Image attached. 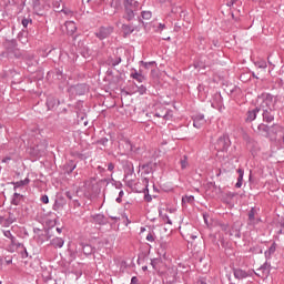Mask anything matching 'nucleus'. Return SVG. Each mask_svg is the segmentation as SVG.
<instances>
[{
	"mask_svg": "<svg viewBox=\"0 0 284 284\" xmlns=\"http://www.w3.org/2000/svg\"><path fill=\"white\" fill-rule=\"evenodd\" d=\"M55 230H57L58 234H61L63 232L62 227H57Z\"/></svg>",
	"mask_w": 284,
	"mask_h": 284,
	"instance_id": "59",
	"label": "nucleus"
},
{
	"mask_svg": "<svg viewBox=\"0 0 284 284\" xmlns=\"http://www.w3.org/2000/svg\"><path fill=\"white\" fill-rule=\"evenodd\" d=\"M10 241L11 245L14 247V245H17V237L13 236Z\"/></svg>",
	"mask_w": 284,
	"mask_h": 284,
	"instance_id": "49",
	"label": "nucleus"
},
{
	"mask_svg": "<svg viewBox=\"0 0 284 284\" xmlns=\"http://www.w3.org/2000/svg\"><path fill=\"white\" fill-rule=\"evenodd\" d=\"M146 241H149V243H154V241H155L154 234L153 233H149L146 235Z\"/></svg>",
	"mask_w": 284,
	"mask_h": 284,
	"instance_id": "40",
	"label": "nucleus"
},
{
	"mask_svg": "<svg viewBox=\"0 0 284 284\" xmlns=\"http://www.w3.org/2000/svg\"><path fill=\"white\" fill-rule=\"evenodd\" d=\"M280 130L282 131V136H284V131H283V128H280Z\"/></svg>",
	"mask_w": 284,
	"mask_h": 284,
	"instance_id": "64",
	"label": "nucleus"
},
{
	"mask_svg": "<svg viewBox=\"0 0 284 284\" xmlns=\"http://www.w3.org/2000/svg\"><path fill=\"white\" fill-rule=\"evenodd\" d=\"M128 185H129V186H132V181H129V182H128Z\"/></svg>",
	"mask_w": 284,
	"mask_h": 284,
	"instance_id": "63",
	"label": "nucleus"
},
{
	"mask_svg": "<svg viewBox=\"0 0 284 284\" xmlns=\"http://www.w3.org/2000/svg\"><path fill=\"white\" fill-rule=\"evenodd\" d=\"M123 196H125V192H123V190H121V191L119 192V197H120V199H123Z\"/></svg>",
	"mask_w": 284,
	"mask_h": 284,
	"instance_id": "52",
	"label": "nucleus"
},
{
	"mask_svg": "<svg viewBox=\"0 0 284 284\" xmlns=\"http://www.w3.org/2000/svg\"><path fill=\"white\" fill-rule=\"evenodd\" d=\"M256 209L252 207L248 211V225H258L261 220H256Z\"/></svg>",
	"mask_w": 284,
	"mask_h": 284,
	"instance_id": "11",
	"label": "nucleus"
},
{
	"mask_svg": "<svg viewBox=\"0 0 284 284\" xmlns=\"http://www.w3.org/2000/svg\"><path fill=\"white\" fill-rule=\"evenodd\" d=\"M13 247H23V244L16 242V244L13 245Z\"/></svg>",
	"mask_w": 284,
	"mask_h": 284,
	"instance_id": "54",
	"label": "nucleus"
},
{
	"mask_svg": "<svg viewBox=\"0 0 284 284\" xmlns=\"http://www.w3.org/2000/svg\"><path fill=\"white\" fill-rule=\"evenodd\" d=\"M233 274L235 278H239L240 281L243 278H247V276H250V274H247V272L243 271L242 268H235L233 271Z\"/></svg>",
	"mask_w": 284,
	"mask_h": 284,
	"instance_id": "18",
	"label": "nucleus"
},
{
	"mask_svg": "<svg viewBox=\"0 0 284 284\" xmlns=\"http://www.w3.org/2000/svg\"><path fill=\"white\" fill-rule=\"evenodd\" d=\"M122 32L124 37H129V34H132V32H134V27L130 24H122Z\"/></svg>",
	"mask_w": 284,
	"mask_h": 284,
	"instance_id": "24",
	"label": "nucleus"
},
{
	"mask_svg": "<svg viewBox=\"0 0 284 284\" xmlns=\"http://www.w3.org/2000/svg\"><path fill=\"white\" fill-rule=\"evenodd\" d=\"M114 185L116 190H121V187H123V184L121 182H114Z\"/></svg>",
	"mask_w": 284,
	"mask_h": 284,
	"instance_id": "47",
	"label": "nucleus"
},
{
	"mask_svg": "<svg viewBox=\"0 0 284 284\" xmlns=\"http://www.w3.org/2000/svg\"><path fill=\"white\" fill-rule=\"evenodd\" d=\"M124 14L123 19L126 21H134L136 14L141 10L139 1L136 0H123Z\"/></svg>",
	"mask_w": 284,
	"mask_h": 284,
	"instance_id": "1",
	"label": "nucleus"
},
{
	"mask_svg": "<svg viewBox=\"0 0 284 284\" xmlns=\"http://www.w3.org/2000/svg\"><path fill=\"white\" fill-rule=\"evenodd\" d=\"M203 219H204L205 225H209V223H207V215L206 214L203 215Z\"/></svg>",
	"mask_w": 284,
	"mask_h": 284,
	"instance_id": "57",
	"label": "nucleus"
},
{
	"mask_svg": "<svg viewBox=\"0 0 284 284\" xmlns=\"http://www.w3.org/2000/svg\"><path fill=\"white\" fill-rule=\"evenodd\" d=\"M13 190L17 191L19 187H23V185H30V180L26 178L24 180L13 182Z\"/></svg>",
	"mask_w": 284,
	"mask_h": 284,
	"instance_id": "22",
	"label": "nucleus"
},
{
	"mask_svg": "<svg viewBox=\"0 0 284 284\" xmlns=\"http://www.w3.org/2000/svg\"><path fill=\"white\" fill-rule=\"evenodd\" d=\"M108 170H109V172H114V163H109Z\"/></svg>",
	"mask_w": 284,
	"mask_h": 284,
	"instance_id": "45",
	"label": "nucleus"
},
{
	"mask_svg": "<svg viewBox=\"0 0 284 284\" xmlns=\"http://www.w3.org/2000/svg\"><path fill=\"white\" fill-rule=\"evenodd\" d=\"M234 3H236V2L233 1V0H230V1L226 3V6H227L229 8H232V6H234Z\"/></svg>",
	"mask_w": 284,
	"mask_h": 284,
	"instance_id": "51",
	"label": "nucleus"
},
{
	"mask_svg": "<svg viewBox=\"0 0 284 284\" xmlns=\"http://www.w3.org/2000/svg\"><path fill=\"white\" fill-rule=\"evenodd\" d=\"M252 77H254V79H258V77H256V73H252Z\"/></svg>",
	"mask_w": 284,
	"mask_h": 284,
	"instance_id": "62",
	"label": "nucleus"
},
{
	"mask_svg": "<svg viewBox=\"0 0 284 284\" xmlns=\"http://www.w3.org/2000/svg\"><path fill=\"white\" fill-rule=\"evenodd\" d=\"M182 170H185L189 165L187 163V156L184 155V158L180 161Z\"/></svg>",
	"mask_w": 284,
	"mask_h": 284,
	"instance_id": "35",
	"label": "nucleus"
},
{
	"mask_svg": "<svg viewBox=\"0 0 284 284\" xmlns=\"http://www.w3.org/2000/svg\"><path fill=\"white\" fill-rule=\"evenodd\" d=\"M75 90H83V84L75 85Z\"/></svg>",
	"mask_w": 284,
	"mask_h": 284,
	"instance_id": "56",
	"label": "nucleus"
},
{
	"mask_svg": "<svg viewBox=\"0 0 284 284\" xmlns=\"http://www.w3.org/2000/svg\"><path fill=\"white\" fill-rule=\"evenodd\" d=\"M160 216H162V221H164V223H168L169 225H172V220H170V215H168V214L162 215L160 213Z\"/></svg>",
	"mask_w": 284,
	"mask_h": 284,
	"instance_id": "36",
	"label": "nucleus"
},
{
	"mask_svg": "<svg viewBox=\"0 0 284 284\" xmlns=\"http://www.w3.org/2000/svg\"><path fill=\"white\" fill-rule=\"evenodd\" d=\"M142 170H144V174H152L154 170H156V163L154 162H148L146 164H143Z\"/></svg>",
	"mask_w": 284,
	"mask_h": 284,
	"instance_id": "12",
	"label": "nucleus"
},
{
	"mask_svg": "<svg viewBox=\"0 0 284 284\" xmlns=\"http://www.w3.org/2000/svg\"><path fill=\"white\" fill-rule=\"evenodd\" d=\"M262 112L263 121H265V123H272V121H274V109H262Z\"/></svg>",
	"mask_w": 284,
	"mask_h": 284,
	"instance_id": "6",
	"label": "nucleus"
},
{
	"mask_svg": "<svg viewBox=\"0 0 284 284\" xmlns=\"http://www.w3.org/2000/svg\"><path fill=\"white\" fill-rule=\"evenodd\" d=\"M141 63L144 68H150V65H152L154 62H143V61H141Z\"/></svg>",
	"mask_w": 284,
	"mask_h": 284,
	"instance_id": "46",
	"label": "nucleus"
},
{
	"mask_svg": "<svg viewBox=\"0 0 284 284\" xmlns=\"http://www.w3.org/2000/svg\"><path fill=\"white\" fill-rule=\"evenodd\" d=\"M159 30H165V24L160 23V24H159Z\"/></svg>",
	"mask_w": 284,
	"mask_h": 284,
	"instance_id": "55",
	"label": "nucleus"
},
{
	"mask_svg": "<svg viewBox=\"0 0 284 284\" xmlns=\"http://www.w3.org/2000/svg\"><path fill=\"white\" fill-rule=\"evenodd\" d=\"M4 221L7 223V227H10L12 225V223H16L17 216H14V214H12V213H9V216L4 217Z\"/></svg>",
	"mask_w": 284,
	"mask_h": 284,
	"instance_id": "26",
	"label": "nucleus"
},
{
	"mask_svg": "<svg viewBox=\"0 0 284 284\" xmlns=\"http://www.w3.org/2000/svg\"><path fill=\"white\" fill-rule=\"evenodd\" d=\"M50 239H52V234H50V229H48L44 234L42 233L38 236L37 241L43 245V243H45V241H50Z\"/></svg>",
	"mask_w": 284,
	"mask_h": 284,
	"instance_id": "13",
	"label": "nucleus"
},
{
	"mask_svg": "<svg viewBox=\"0 0 284 284\" xmlns=\"http://www.w3.org/2000/svg\"><path fill=\"white\" fill-rule=\"evenodd\" d=\"M50 245H52V247H54L55 250H61V247L65 245V240H63V237H53L50 241Z\"/></svg>",
	"mask_w": 284,
	"mask_h": 284,
	"instance_id": "9",
	"label": "nucleus"
},
{
	"mask_svg": "<svg viewBox=\"0 0 284 284\" xmlns=\"http://www.w3.org/2000/svg\"><path fill=\"white\" fill-rule=\"evenodd\" d=\"M154 116H158V119H163L164 121H168V120H170V111L169 110H165L164 111V114H161V113H159V112H156L155 114H154Z\"/></svg>",
	"mask_w": 284,
	"mask_h": 284,
	"instance_id": "27",
	"label": "nucleus"
},
{
	"mask_svg": "<svg viewBox=\"0 0 284 284\" xmlns=\"http://www.w3.org/2000/svg\"><path fill=\"white\" fill-rule=\"evenodd\" d=\"M20 196H21V194H19V193L13 194V197L11 200L12 205H19V203L21 202V200L19 199Z\"/></svg>",
	"mask_w": 284,
	"mask_h": 284,
	"instance_id": "32",
	"label": "nucleus"
},
{
	"mask_svg": "<svg viewBox=\"0 0 284 284\" xmlns=\"http://www.w3.org/2000/svg\"><path fill=\"white\" fill-rule=\"evenodd\" d=\"M194 203V195H185L182 197V205Z\"/></svg>",
	"mask_w": 284,
	"mask_h": 284,
	"instance_id": "28",
	"label": "nucleus"
},
{
	"mask_svg": "<svg viewBox=\"0 0 284 284\" xmlns=\"http://www.w3.org/2000/svg\"><path fill=\"white\" fill-rule=\"evenodd\" d=\"M3 232V236H6V239L11 240L14 235H12V232H10V230H4Z\"/></svg>",
	"mask_w": 284,
	"mask_h": 284,
	"instance_id": "37",
	"label": "nucleus"
},
{
	"mask_svg": "<svg viewBox=\"0 0 284 284\" xmlns=\"http://www.w3.org/2000/svg\"><path fill=\"white\" fill-rule=\"evenodd\" d=\"M256 103L258 110L274 109V95L272 93H262L257 97Z\"/></svg>",
	"mask_w": 284,
	"mask_h": 284,
	"instance_id": "2",
	"label": "nucleus"
},
{
	"mask_svg": "<svg viewBox=\"0 0 284 284\" xmlns=\"http://www.w3.org/2000/svg\"><path fill=\"white\" fill-rule=\"evenodd\" d=\"M119 63H121V58H116L114 59H109V65H112V68H116V65H119Z\"/></svg>",
	"mask_w": 284,
	"mask_h": 284,
	"instance_id": "33",
	"label": "nucleus"
},
{
	"mask_svg": "<svg viewBox=\"0 0 284 284\" xmlns=\"http://www.w3.org/2000/svg\"><path fill=\"white\" fill-rule=\"evenodd\" d=\"M113 32L114 28L112 27H100L95 32V37L100 39V41H103V39H108V37H110V34Z\"/></svg>",
	"mask_w": 284,
	"mask_h": 284,
	"instance_id": "5",
	"label": "nucleus"
},
{
	"mask_svg": "<svg viewBox=\"0 0 284 284\" xmlns=\"http://www.w3.org/2000/svg\"><path fill=\"white\" fill-rule=\"evenodd\" d=\"M123 169H124V170H134V164H132L131 162H126V163L123 165Z\"/></svg>",
	"mask_w": 284,
	"mask_h": 284,
	"instance_id": "39",
	"label": "nucleus"
},
{
	"mask_svg": "<svg viewBox=\"0 0 284 284\" xmlns=\"http://www.w3.org/2000/svg\"><path fill=\"white\" fill-rule=\"evenodd\" d=\"M0 225H2V227H8L7 222H6V217L0 215Z\"/></svg>",
	"mask_w": 284,
	"mask_h": 284,
	"instance_id": "41",
	"label": "nucleus"
},
{
	"mask_svg": "<svg viewBox=\"0 0 284 284\" xmlns=\"http://www.w3.org/2000/svg\"><path fill=\"white\" fill-rule=\"evenodd\" d=\"M93 221L98 225H105V215H103V214H95V215H93Z\"/></svg>",
	"mask_w": 284,
	"mask_h": 284,
	"instance_id": "23",
	"label": "nucleus"
},
{
	"mask_svg": "<svg viewBox=\"0 0 284 284\" xmlns=\"http://www.w3.org/2000/svg\"><path fill=\"white\" fill-rule=\"evenodd\" d=\"M16 49H17V42L14 40L8 42V44H7L8 52H14Z\"/></svg>",
	"mask_w": 284,
	"mask_h": 284,
	"instance_id": "29",
	"label": "nucleus"
},
{
	"mask_svg": "<svg viewBox=\"0 0 284 284\" xmlns=\"http://www.w3.org/2000/svg\"><path fill=\"white\" fill-rule=\"evenodd\" d=\"M41 202L48 204V203H50V197H48V195H42Z\"/></svg>",
	"mask_w": 284,
	"mask_h": 284,
	"instance_id": "43",
	"label": "nucleus"
},
{
	"mask_svg": "<svg viewBox=\"0 0 284 284\" xmlns=\"http://www.w3.org/2000/svg\"><path fill=\"white\" fill-rule=\"evenodd\" d=\"M235 239H241V230L235 231Z\"/></svg>",
	"mask_w": 284,
	"mask_h": 284,
	"instance_id": "48",
	"label": "nucleus"
},
{
	"mask_svg": "<svg viewBox=\"0 0 284 284\" xmlns=\"http://www.w3.org/2000/svg\"><path fill=\"white\" fill-rule=\"evenodd\" d=\"M65 195H67V199L72 200V195L70 194V192H67Z\"/></svg>",
	"mask_w": 284,
	"mask_h": 284,
	"instance_id": "60",
	"label": "nucleus"
},
{
	"mask_svg": "<svg viewBox=\"0 0 284 284\" xmlns=\"http://www.w3.org/2000/svg\"><path fill=\"white\" fill-rule=\"evenodd\" d=\"M230 145H232L230 136L221 135L215 143V150H217V152H227Z\"/></svg>",
	"mask_w": 284,
	"mask_h": 284,
	"instance_id": "4",
	"label": "nucleus"
},
{
	"mask_svg": "<svg viewBox=\"0 0 284 284\" xmlns=\"http://www.w3.org/2000/svg\"><path fill=\"white\" fill-rule=\"evenodd\" d=\"M77 169V164L72 165L69 169H65L67 174H72V172H74V170Z\"/></svg>",
	"mask_w": 284,
	"mask_h": 284,
	"instance_id": "42",
	"label": "nucleus"
},
{
	"mask_svg": "<svg viewBox=\"0 0 284 284\" xmlns=\"http://www.w3.org/2000/svg\"><path fill=\"white\" fill-rule=\"evenodd\" d=\"M37 134H39V130L36 129L32 133V136H37Z\"/></svg>",
	"mask_w": 284,
	"mask_h": 284,
	"instance_id": "61",
	"label": "nucleus"
},
{
	"mask_svg": "<svg viewBox=\"0 0 284 284\" xmlns=\"http://www.w3.org/2000/svg\"><path fill=\"white\" fill-rule=\"evenodd\" d=\"M258 112H261V109H258V106H256L253 110H248L246 112V118H245L246 123H252V121H256V116Z\"/></svg>",
	"mask_w": 284,
	"mask_h": 284,
	"instance_id": "7",
	"label": "nucleus"
},
{
	"mask_svg": "<svg viewBox=\"0 0 284 284\" xmlns=\"http://www.w3.org/2000/svg\"><path fill=\"white\" fill-rule=\"evenodd\" d=\"M162 263V260L160 257L151 260V265L153 270H159V264Z\"/></svg>",
	"mask_w": 284,
	"mask_h": 284,
	"instance_id": "30",
	"label": "nucleus"
},
{
	"mask_svg": "<svg viewBox=\"0 0 284 284\" xmlns=\"http://www.w3.org/2000/svg\"><path fill=\"white\" fill-rule=\"evenodd\" d=\"M4 261H6L7 265H11V263H12V258L11 257H6Z\"/></svg>",
	"mask_w": 284,
	"mask_h": 284,
	"instance_id": "50",
	"label": "nucleus"
},
{
	"mask_svg": "<svg viewBox=\"0 0 284 284\" xmlns=\"http://www.w3.org/2000/svg\"><path fill=\"white\" fill-rule=\"evenodd\" d=\"M30 23H32V19H30V18H23L21 21V24L23 26V28H28V26H30Z\"/></svg>",
	"mask_w": 284,
	"mask_h": 284,
	"instance_id": "34",
	"label": "nucleus"
},
{
	"mask_svg": "<svg viewBox=\"0 0 284 284\" xmlns=\"http://www.w3.org/2000/svg\"><path fill=\"white\" fill-rule=\"evenodd\" d=\"M60 101L59 99L54 98V97H49L47 99V108L48 110H54V108H59L60 105Z\"/></svg>",
	"mask_w": 284,
	"mask_h": 284,
	"instance_id": "10",
	"label": "nucleus"
},
{
	"mask_svg": "<svg viewBox=\"0 0 284 284\" xmlns=\"http://www.w3.org/2000/svg\"><path fill=\"white\" fill-rule=\"evenodd\" d=\"M138 92L139 94H145V92H148V89L145 88V85H140L138 88Z\"/></svg>",
	"mask_w": 284,
	"mask_h": 284,
	"instance_id": "38",
	"label": "nucleus"
},
{
	"mask_svg": "<svg viewBox=\"0 0 284 284\" xmlns=\"http://www.w3.org/2000/svg\"><path fill=\"white\" fill-rule=\"evenodd\" d=\"M131 77L132 79H135V81H138L139 83H143V81H145V77L139 73V71H134L133 73H131Z\"/></svg>",
	"mask_w": 284,
	"mask_h": 284,
	"instance_id": "25",
	"label": "nucleus"
},
{
	"mask_svg": "<svg viewBox=\"0 0 284 284\" xmlns=\"http://www.w3.org/2000/svg\"><path fill=\"white\" fill-rule=\"evenodd\" d=\"M64 26L68 34H74V32H77V23H74V21H67Z\"/></svg>",
	"mask_w": 284,
	"mask_h": 284,
	"instance_id": "17",
	"label": "nucleus"
},
{
	"mask_svg": "<svg viewBox=\"0 0 284 284\" xmlns=\"http://www.w3.org/2000/svg\"><path fill=\"white\" fill-rule=\"evenodd\" d=\"M141 17L144 21H150L152 19V11H142Z\"/></svg>",
	"mask_w": 284,
	"mask_h": 284,
	"instance_id": "31",
	"label": "nucleus"
},
{
	"mask_svg": "<svg viewBox=\"0 0 284 284\" xmlns=\"http://www.w3.org/2000/svg\"><path fill=\"white\" fill-rule=\"evenodd\" d=\"M255 68H258L260 70H266L267 69V62L263 58H257L255 61H253Z\"/></svg>",
	"mask_w": 284,
	"mask_h": 284,
	"instance_id": "19",
	"label": "nucleus"
},
{
	"mask_svg": "<svg viewBox=\"0 0 284 284\" xmlns=\"http://www.w3.org/2000/svg\"><path fill=\"white\" fill-rule=\"evenodd\" d=\"M205 125V115L197 114L193 118V126H195L197 130H201Z\"/></svg>",
	"mask_w": 284,
	"mask_h": 284,
	"instance_id": "8",
	"label": "nucleus"
},
{
	"mask_svg": "<svg viewBox=\"0 0 284 284\" xmlns=\"http://www.w3.org/2000/svg\"><path fill=\"white\" fill-rule=\"evenodd\" d=\"M257 134L261 136H270V126L267 124H260L257 126Z\"/></svg>",
	"mask_w": 284,
	"mask_h": 284,
	"instance_id": "14",
	"label": "nucleus"
},
{
	"mask_svg": "<svg viewBox=\"0 0 284 284\" xmlns=\"http://www.w3.org/2000/svg\"><path fill=\"white\" fill-rule=\"evenodd\" d=\"M276 252V242H273V244L268 247L267 251L264 252V256L266 260L272 258V254Z\"/></svg>",
	"mask_w": 284,
	"mask_h": 284,
	"instance_id": "21",
	"label": "nucleus"
},
{
	"mask_svg": "<svg viewBox=\"0 0 284 284\" xmlns=\"http://www.w3.org/2000/svg\"><path fill=\"white\" fill-rule=\"evenodd\" d=\"M52 210H54V212L59 211V201L55 200Z\"/></svg>",
	"mask_w": 284,
	"mask_h": 284,
	"instance_id": "44",
	"label": "nucleus"
},
{
	"mask_svg": "<svg viewBox=\"0 0 284 284\" xmlns=\"http://www.w3.org/2000/svg\"><path fill=\"white\" fill-rule=\"evenodd\" d=\"M22 258H28V251L24 248V253H22Z\"/></svg>",
	"mask_w": 284,
	"mask_h": 284,
	"instance_id": "53",
	"label": "nucleus"
},
{
	"mask_svg": "<svg viewBox=\"0 0 284 284\" xmlns=\"http://www.w3.org/2000/svg\"><path fill=\"white\" fill-rule=\"evenodd\" d=\"M145 187H144V201L146 203H152V195H150V189H148V185L150 183V180L148 178L144 179Z\"/></svg>",
	"mask_w": 284,
	"mask_h": 284,
	"instance_id": "16",
	"label": "nucleus"
},
{
	"mask_svg": "<svg viewBox=\"0 0 284 284\" xmlns=\"http://www.w3.org/2000/svg\"><path fill=\"white\" fill-rule=\"evenodd\" d=\"M81 252L84 256H90L94 254V247L88 243H80L75 248V253H71V258L74 260L77 256H81Z\"/></svg>",
	"mask_w": 284,
	"mask_h": 284,
	"instance_id": "3",
	"label": "nucleus"
},
{
	"mask_svg": "<svg viewBox=\"0 0 284 284\" xmlns=\"http://www.w3.org/2000/svg\"><path fill=\"white\" fill-rule=\"evenodd\" d=\"M272 265L267 262H265L260 268H257V272H262L263 276H270V268Z\"/></svg>",
	"mask_w": 284,
	"mask_h": 284,
	"instance_id": "20",
	"label": "nucleus"
},
{
	"mask_svg": "<svg viewBox=\"0 0 284 284\" xmlns=\"http://www.w3.org/2000/svg\"><path fill=\"white\" fill-rule=\"evenodd\" d=\"M237 182L235 183V187L239 190L243 187V176H245V171L243 169H237Z\"/></svg>",
	"mask_w": 284,
	"mask_h": 284,
	"instance_id": "15",
	"label": "nucleus"
},
{
	"mask_svg": "<svg viewBox=\"0 0 284 284\" xmlns=\"http://www.w3.org/2000/svg\"><path fill=\"white\" fill-rule=\"evenodd\" d=\"M115 201H116V203H122V202H123L122 197H120V196H118V197L115 199Z\"/></svg>",
	"mask_w": 284,
	"mask_h": 284,
	"instance_id": "58",
	"label": "nucleus"
}]
</instances>
